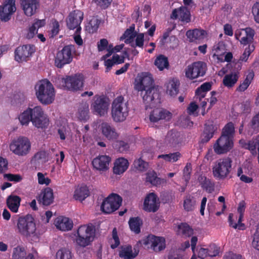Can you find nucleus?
Returning a JSON list of instances; mask_svg holds the SVG:
<instances>
[{"mask_svg": "<svg viewBox=\"0 0 259 259\" xmlns=\"http://www.w3.org/2000/svg\"><path fill=\"white\" fill-rule=\"evenodd\" d=\"M136 89L142 92L146 108L155 107L156 104L160 103V93L158 89L154 86V80L150 73L142 74L139 82L136 84Z\"/></svg>", "mask_w": 259, "mask_h": 259, "instance_id": "nucleus-1", "label": "nucleus"}, {"mask_svg": "<svg viewBox=\"0 0 259 259\" xmlns=\"http://www.w3.org/2000/svg\"><path fill=\"white\" fill-rule=\"evenodd\" d=\"M19 120L23 125H28L31 121L33 125L38 128H45L49 124V119L40 106H36L32 109L29 108L20 115Z\"/></svg>", "mask_w": 259, "mask_h": 259, "instance_id": "nucleus-2", "label": "nucleus"}, {"mask_svg": "<svg viewBox=\"0 0 259 259\" xmlns=\"http://www.w3.org/2000/svg\"><path fill=\"white\" fill-rule=\"evenodd\" d=\"M35 94L38 101L44 105H49L55 99V92L53 84L48 79L39 80L35 86Z\"/></svg>", "mask_w": 259, "mask_h": 259, "instance_id": "nucleus-3", "label": "nucleus"}, {"mask_svg": "<svg viewBox=\"0 0 259 259\" xmlns=\"http://www.w3.org/2000/svg\"><path fill=\"white\" fill-rule=\"evenodd\" d=\"M128 111L127 103L124 102V98L122 96L114 99L111 105V115L115 122L124 121L128 115Z\"/></svg>", "mask_w": 259, "mask_h": 259, "instance_id": "nucleus-4", "label": "nucleus"}, {"mask_svg": "<svg viewBox=\"0 0 259 259\" xmlns=\"http://www.w3.org/2000/svg\"><path fill=\"white\" fill-rule=\"evenodd\" d=\"M95 233V226L92 224L80 226L77 231V244L82 247L90 245L94 240Z\"/></svg>", "mask_w": 259, "mask_h": 259, "instance_id": "nucleus-5", "label": "nucleus"}, {"mask_svg": "<svg viewBox=\"0 0 259 259\" xmlns=\"http://www.w3.org/2000/svg\"><path fill=\"white\" fill-rule=\"evenodd\" d=\"M84 77L81 74L74 75H68L65 77L59 78L56 83L60 88L66 89L72 91L81 90L83 86Z\"/></svg>", "mask_w": 259, "mask_h": 259, "instance_id": "nucleus-6", "label": "nucleus"}, {"mask_svg": "<svg viewBox=\"0 0 259 259\" xmlns=\"http://www.w3.org/2000/svg\"><path fill=\"white\" fill-rule=\"evenodd\" d=\"M232 159L228 157L222 158L215 161L212 166V174L218 180H224L232 169Z\"/></svg>", "mask_w": 259, "mask_h": 259, "instance_id": "nucleus-7", "label": "nucleus"}, {"mask_svg": "<svg viewBox=\"0 0 259 259\" xmlns=\"http://www.w3.org/2000/svg\"><path fill=\"white\" fill-rule=\"evenodd\" d=\"M17 228L19 233L24 236L35 235L36 228L34 218L29 214L20 217L17 222Z\"/></svg>", "mask_w": 259, "mask_h": 259, "instance_id": "nucleus-8", "label": "nucleus"}, {"mask_svg": "<svg viewBox=\"0 0 259 259\" xmlns=\"http://www.w3.org/2000/svg\"><path fill=\"white\" fill-rule=\"evenodd\" d=\"M10 150L15 154L23 156L26 155L31 149V143L25 137H19L14 140L10 145Z\"/></svg>", "mask_w": 259, "mask_h": 259, "instance_id": "nucleus-9", "label": "nucleus"}, {"mask_svg": "<svg viewBox=\"0 0 259 259\" xmlns=\"http://www.w3.org/2000/svg\"><path fill=\"white\" fill-rule=\"evenodd\" d=\"M122 202V198L120 195L112 193L104 199L101 206V209L104 213H111L119 208Z\"/></svg>", "mask_w": 259, "mask_h": 259, "instance_id": "nucleus-10", "label": "nucleus"}, {"mask_svg": "<svg viewBox=\"0 0 259 259\" xmlns=\"http://www.w3.org/2000/svg\"><path fill=\"white\" fill-rule=\"evenodd\" d=\"M75 52V48L72 45L64 46L63 49L58 52L55 59V65L62 68L66 64L70 63L73 60V52Z\"/></svg>", "mask_w": 259, "mask_h": 259, "instance_id": "nucleus-11", "label": "nucleus"}, {"mask_svg": "<svg viewBox=\"0 0 259 259\" xmlns=\"http://www.w3.org/2000/svg\"><path fill=\"white\" fill-rule=\"evenodd\" d=\"M207 70V65L202 61L194 62L188 65L185 70L186 77L191 80L203 76Z\"/></svg>", "mask_w": 259, "mask_h": 259, "instance_id": "nucleus-12", "label": "nucleus"}, {"mask_svg": "<svg viewBox=\"0 0 259 259\" xmlns=\"http://www.w3.org/2000/svg\"><path fill=\"white\" fill-rule=\"evenodd\" d=\"M109 100L104 95H96L94 97V102L91 104V109L96 115L104 116L109 109Z\"/></svg>", "mask_w": 259, "mask_h": 259, "instance_id": "nucleus-13", "label": "nucleus"}, {"mask_svg": "<svg viewBox=\"0 0 259 259\" xmlns=\"http://www.w3.org/2000/svg\"><path fill=\"white\" fill-rule=\"evenodd\" d=\"M233 146V140L224 136H221L213 144V148L217 154L221 155L229 152Z\"/></svg>", "mask_w": 259, "mask_h": 259, "instance_id": "nucleus-14", "label": "nucleus"}, {"mask_svg": "<svg viewBox=\"0 0 259 259\" xmlns=\"http://www.w3.org/2000/svg\"><path fill=\"white\" fill-rule=\"evenodd\" d=\"M35 51L34 45L20 46L17 47L15 51V60L18 62L26 61Z\"/></svg>", "mask_w": 259, "mask_h": 259, "instance_id": "nucleus-15", "label": "nucleus"}, {"mask_svg": "<svg viewBox=\"0 0 259 259\" xmlns=\"http://www.w3.org/2000/svg\"><path fill=\"white\" fill-rule=\"evenodd\" d=\"M16 0H5L0 6V19L4 22L10 20L12 15L16 11Z\"/></svg>", "mask_w": 259, "mask_h": 259, "instance_id": "nucleus-16", "label": "nucleus"}, {"mask_svg": "<svg viewBox=\"0 0 259 259\" xmlns=\"http://www.w3.org/2000/svg\"><path fill=\"white\" fill-rule=\"evenodd\" d=\"M160 206L159 198L154 193L148 194L145 197L143 209L149 212H155L157 211Z\"/></svg>", "mask_w": 259, "mask_h": 259, "instance_id": "nucleus-17", "label": "nucleus"}, {"mask_svg": "<svg viewBox=\"0 0 259 259\" xmlns=\"http://www.w3.org/2000/svg\"><path fill=\"white\" fill-rule=\"evenodd\" d=\"M146 245L150 244L151 248L156 252L160 251L165 248V240L162 237H157L153 235H149L145 240Z\"/></svg>", "mask_w": 259, "mask_h": 259, "instance_id": "nucleus-18", "label": "nucleus"}, {"mask_svg": "<svg viewBox=\"0 0 259 259\" xmlns=\"http://www.w3.org/2000/svg\"><path fill=\"white\" fill-rule=\"evenodd\" d=\"M83 14L80 10H76L71 12L68 18L66 20V23L67 27L70 29L73 30L75 28L77 29L83 20Z\"/></svg>", "mask_w": 259, "mask_h": 259, "instance_id": "nucleus-19", "label": "nucleus"}, {"mask_svg": "<svg viewBox=\"0 0 259 259\" xmlns=\"http://www.w3.org/2000/svg\"><path fill=\"white\" fill-rule=\"evenodd\" d=\"M218 128V125L214 124L212 121L205 123L200 137V142L202 144L207 143L213 137Z\"/></svg>", "mask_w": 259, "mask_h": 259, "instance_id": "nucleus-20", "label": "nucleus"}, {"mask_svg": "<svg viewBox=\"0 0 259 259\" xmlns=\"http://www.w3.org/2000/svg\"><path fill=\"white\" fill-rule=\"evenodd\" d=\"M54 197L53 190L50 187L44 189L38 196L37 200L39 204L43 206L50 205L54 202Z\"/></svg>", "mask_w": 259, "mask_h": 259, "instance_id": "nucleus-21", "label": "nucleus"}, {"mask_svg": "<svg viewBox=\"0 0 259 259\" xmlns=\"http://www.w3.org/2000/svg\"><path fill=\"white\" fill-rule=\"evenodd\" d=\"M172 114L166 109H156L153 110L150 114L149 118L151 122H156L160 120H169Z\"/></svg>", "mask_w": 259, "mask_h": 259, "instance_id": "nucleus-22", "label": "nucleus"}, {"mask_svg": "<svg viewBox=\"0 0 259 259\" xmlns=\"http://www.w3.org/2000/svg\"><path fill=\"white\" fill-rule=\"evenodd\" d=\"M111 161V158L107 155H99L94 158L92 164L94 168L100 170L105 171L109 168V163Z\"/></svg>", "mask_w": 259, "mask_h": 259, "instance_id": "nucleus-23", "label": "nucleus"}, {"mask_svg": "<svg viewBox=\"0 0 259 259\" xmlns=\"http://www.w3.org/2000/svg\"><path fill=\"white\" fill-rule=\"evenodd\" d=\"M21 5L25 14L31 16L39 7V0H21Z\"/></svg>", "mask_w": 259, "mask_h": 259, "instance_id": "nucleus-24", "label": "nucleus"}, {"mask_svg": "<svg viewBox=\"0 0 259 259\" xmlns=\"http://www.w3.org/2000/svg\"><path fill=\"white\" fill-rule=\"evenodd\" d=\"M236 68L237 70L231 72L229 74H226L223 80L224 85L228 88L233 87L237 82L239 77V70L241 68V65L240 63H236Z\"/></svg>", "mask_w": 259, "mask_h": 259, "instance_id": "nucleus-25", "label": "nucleus"}, {"mask_svg": "<svg viewBox=\"0 0 259 259\" xmlns=\"http://www.w3.org/2000/svg\"><path fill=\"white\" fill-rule=\"evenodd\" d=\"M100 128L103 135L107 139L113 140L117 138L118 134L115 128L110 123L103 122L100 124Z\"/></svg>", "mask_w": 259, "mask_h": 259, "instance_id": "nucleus-26", "label": "nucleus"}, {"mask_svg": "<svg viewBox=\"0 0 259 259\" xmlns=\"http://www.w3.org/2000/svg\"><path fill=\"white\" fill-rule=\"evenodd\" d=\"M55 224L57 229L63 231L71 230L73 225L71 220L62 216L59 217L56 219Z\"/></svg>", "mask_w": 259, "mask_h": 259, "instance_id": "nucleus-27", "label": "nucleus"}, {"mask_svg": "<svg viewBox=\"0 0 259 259\" xmlns=\"http://www.w3.org/2000/svg\"><path fill=\"white\" fill-rule=\"evenodd\" d=\"M146 181L156 187L166 183V179L158 177L156 172L154 170L149 171L146 173Z\"/></svg>", "mask_w": 259, "mask_h": 259, "instance_id": "nucleus-28", "label": "nucleus"}, {"mask_svg": "<svg viewBox=\"0 0 259 259\" xmlns=\"http://www.w3.org/2000/svg\"><path fill=\"white\" fill-rule=\"evenodd\" d=\"M128 165V161L126 159L122 157L119 158L114 162L113 172L116 175H120L127 169Z\"/></svg>", "mask_w": 259, "mask_h": 259, "instance_id": "nucleus-29", "label": "nucleus"}, {"mask_svg": "<svg viewBox=\"0 0 259 259\" xmlns=\"http://www.w3.org/2000/svg\"><path fill=\"white\" fill-rule=\"evenodd\" d=\"M243 30L244 31V34L240 38V44L245 46H247L248 44L254 42V36L255 35L254 29L250 27H246L243 28Z\"/></svg>", "mask_w": 259, "mask_h": 259, "instance_id": "nucleus-30", "label": "nucleus"}, {"mask_svg": "<svg viewBox=\"0 0 259 259\" xmlns=\"http://www.w3.org/2000/svg\"><path fill=\"white\" fill-rule=\"evenodd\" d=\"M21 199L17 195H10L7 199V205L13 212H17L20 205Z\"/></svg>", "mask_w": 259, "mask_h": 259, "instance_id": "nucleus-31", "label": "nucleus"}, {"mask_svg": "<svg viewBox=\"0 0 259 259\" xmlns=\"http://www.w3.org/2000/svg\"><path fill=\"white\" fill-rule=\"evenodd\" d=\"M12 258L13 259H35L32 253H29L26 255L24 247L20 246L14 248Z\"/></svg>", "mask_w": 259, "mask_h": 259, "instance_id": "nucleus-32", "label": "nucleus"}, {"mask_svg": "<svg viewBox=\"0 0 259 259\" xmlns=\"http://www.w3.org/2000/svg\"><path fill=\"white\" fill-rule=\"evenodd\" d=\"M205 34L206 31L205 30L198 29L189 30L186 32L187 36L192 42L203 39Z\"/></svg>", "mask_w": 259, "mask_h": 259, "instance_id": "nucleus-33", "label": "nucleus"}, {"mask_svg": "<svg viewBox=\"0 0 259 259\" xmlns=\"http://www.w3.org/2000/svg\"><path fill=\"white\" fill-rule=\"evenodd\" d=\"M128 224L131 230L138 234L141 232V227L143 225V221L138 217H133L130 219Z\"/></svg>", "mask_w": 259, "mask_h": 259, "instance_id": "nucleus-34", "label": "nucleus"}, {"mask_svg": "<svg viewBox=\"0 0 259 259\" xmlns=\"http://www.w3.org/2000/svg\"><path fill=\"white\" fill-rule=\"evenodd\" d=\"M137 254L138 253H133L132 247L130 245L122 246L119 252V256L124 259H133Z\"/></svg>", "mask_w": 259, "mask_h": 259, "instance_id": "nucleus-35", "label": "nucleus"}, {"mask_svg": "<svg viewBox=\"0 0 259 259\" xmlns=\"http://www.w3.org/2000/svg\"><path fill=\"white\" fill-rule=\"evenodd\" d=\"M90 192L87 186H81L76 189L74 192V198L80 201L84 200L89 196Z\"/></svg>", "mask_w": 259, "mask_h": 259, "instance_id": "nucleus-36", "label": "nucleus"}, {"mask_svg": "<svg viewBox=\"0 0 259 259\" xmlns=\"http://www.w3.org/2000/svg\"><path fill=\"white\" fill-rule=\"evenodd\" d=\"M165 141L169 146H176L179 143V133L172 131L169 132L165 137Z\"/></svg>", "mask_w": 259, "mask_h": 259, "instance_id": "nucleus-37", "label": "nucleus"}, {"mask_svg": "<svg viewBox=\"0 0 259 259\" xmlns=\"http://www.w3.org/2000/svg\"><path fill=\"white\" fill-rule=\"evenodd\" d=\"M89 107L87 103H81L78 110V118L80 120L87 121L89 118Z\"/></svg>", "mask_w": 259, "mask_h": 259, "instance_id": "nucleus-38", "label": "nucleus"}, {"mask_svg": "<svg viewBox=\"0 0 259 259\" xmlns=\"http://www.w3.org/2000/svg\"><path fill=\"white\" fill-rule=\"evenodd\" d=\"M154 64L160 71H162L165 68H168L169 67L168 58L163 55H159L156 58Z\"/></svg>", "mask_w": 259, "mask_h": 259, "instance_id": "nucleus-39", "label": "nucleus"}, {"mask_svg": "<svg viewBox=\"0 0 259 259\" xmlns=\"http://www.w3.org/2000/svg\"><path fill=\"white\" fill-rule=\"evenodd\" d=\"M211 83L209 82L203 83L195 91L196 96L199 97L200 100L204 98L206 95V92L211 90Z\"/></svg>", "mask_w": 259, "mask_h": 259, "instance_id": "nucleus-40", "label": "nucleus"}, {"mask_svg": "<svg viewBox=\"0 0 259 259\" xmlns=\"http://www.w3.org/2000/svg\"><path fill=\"white\" fill-rule=\"evenodd\" d=\"M178 228V233L184 237H190L193 234V229L187 223H181Z\"/></svg>", "mask_w": 259, "mask_h": 259, "instance_id": "nucleus-41", "label": "nucleus"}, {"mask_svg": "<svg viewBox=\"0 0 259 259\" xmlns=\"http://www.w3.org/2000/svg\"><path fill=\"white\" fill-rule=\"evenodd\" d=\"M196 205V200L195 198L190 195H187L184 200L183 207L187 211H193Z\"/></svg>", "mask_w": 259, "mask_h": 259, "instance_id": "nucleus-42", "label": "nucleus"}, {"mask_svg": "<svg viewBox=\"0 0 259 259\" xmlns=\"http://www.w3.org/2000/svg\"><path fill=\"white\" fill-rule=\"evenodd\" d=\"M200 182L201 187L207 192L211 193L214 191V184L209 179L205 177H201Z\"/></svg>", "mask_w": 259, "mask_h": 259, "instance_id": "nucleus-43", "label": "nucleus"}, {"mask_svg": "<svg viewBox=\"0 0 259 259\" xmlns=\"http://www.w3.org/2000/svg\"><path fill=\"white\" fill-rule=\"evenodd\" d=\"M234 133V124L233 122H229L223 128L221 136H224L225 137L230 138L233 140Z\"/></svg>", "mask_w": 259, "mask_h": 259, "instance_id": "nucleus-44", "label": "nucleus"}, {"mask_svg": "<svg viewBox=\"0 0 259 259\" xmlns=\"http://www.w3.org/2000/svg\"><path fill=\"white\" fill-rule=\"evenodd\" d=\"M181 157V154L179 152L166 154H161L158 156V158H162L165 161L170 162L177 161Z\"/></svg>", "mask_w": 259, "mask_h": 259, "instance_id": "nucleus-45", "label": "nucleus"}, {"mask_svg": "<svg viewBox=\"0 0 259 259\" xmlns=\"http://www.w3.org/2000/svg\"><path fill=\"white\" fill-rule=\"evenodd\" d=\"M253 76V72H249L246 76L244 81L241 83H240V84L237 89V91L239 92H244V91H245L251 83V81L252 80Z\"/></svg>", "mask_w": 259, "mask_h": 259, "instance_id": "nucleus-46", "label": "nucleus"}, {"mask_svg": "<svg viewBox=\"0 0 259 259\" xmlns=\"http://www.w3.org/2000/svg\"><path fill=\"white\" fill-rule=\"evenodd\" d=\"M179 20L183 23H187L191 21L190 12L185 8H180Z\"/></svg>", "mask_w": 259, "mask_h": 259, "instance_id": "nucleus-47", "label": "nucleus"}, {"mask_svg": "<svg viewBox=\"0 0 259 259\" xmlns=\"http://www.w3.org/2000/svg\"><path fill=\"white\" fill-rule=\"evenodd\" d=\"M56 259H72V255L69 249L62 248L56 253Z\"/></svg>", "mask_w": 259, "mask_h": 259, "instance_id": "nucleus-48", "label": "nucleus"}, {"mask_svg": "<svg viewBox=\"0 0 259 259\" xmlns=\"http://www.w3.org/2000/svg\"><path fill=\"white\" fill-rule=\"evenodd\" d=\"M100 21L96 17H93L89 22L87 26V29L90 33H93L97 31L99 28Z\"/></svg>", "mask_w": 259, "mask_h": 259, "instance_id": "nucleus-49", "label": "nucleus"}, {"mask_svg": "<svg viewBox=\"0 0 259 259\" xmlns=\"http://www.w3.org/2000/svg\"><path fill=\"white\" fill-rule=\"evenodd\" d=\"M134 165L138 170L144 171L147 169L148 163L140 158L134 161Z\"/></svg>", "mask_w": 259, "mask_h": 259, "instance_id": "nucleus-50", "label": "nucleus"}, {"mask_svg": "<svg viewBox=\"0 0 259 259\" xmlns=\"http://www.w3.org/2000/svg\"><path fill=\"white\" fill-rule=\"evenodd\" d=\"M136 35L137 32H131L128 29H126L120 37V39H125L124 42L125 44H130L133 40Z\"/></svg>", "mask_w": 259, "mask_h": 259, "instance_id": "nucleus-51", "label": "nucleus"}, {"mask_svg": "<svg viewBox=\"0 0 259 259\" xmlns=\"http://www.w3.org/2000/svg\"><path fill=\"white\" fill-rule=\"evenodd\" d=\"M46 153L44 151H40L37 152L34 155L32 160L34 163H43L46 161Z\"/></svg>", "mask_w": 259, "mask_h": 259, "instance_id": "nucleus-52", "label": "nucleus"}, {"mask_svg": "<svg viewBox=\"0 0 259 259\" xmlns=\"http://www.w3.org/2000/svg\"><path fill=\"white\" fill-rule=\"evenodd\" d=\"M192 171V166L190 163H187L183 170V179L187 184L190 179L191 174Z\"/></svg>", "mask_w": 259, "mask_h": 259, "instance_id": "nucleus-53", "label": "nucleus"}, {"mask_svg": "<svg viewBox=\"0 0 259 259\" xmlns=\"http://www.w3.org/2000/svg\"><path fill=\"white\" fill-rule=\"evenodd\" d=\"M136 36L135 44H132L131 46L134 48L136 47L143 48L144 42V34L143 33L137 34Z\"/></svg>", "mask_w": 259, "mask_h": 259, "instance_id": "nucleus-54", "label": "nucleus"}, {"mask_svg": "<svg viewBox=\"0 0 259 259\" xmlns=\"http://www.w3.org/2000/svg\"><path fill=\"white\" fill-rule=\"evenodd\" d=\"M252 246L259 251V226H258L252 235Z\"/></svg>", "mask_w": 259, "mask_h": 259, "instance_id": "nucleus-55", "label": "nucleus"}, {"mask_svg": "<svg viewBox=\"0 0 259 259\" xmlns=\"http://www.w3.org/2000/svg\"><path fill=\"white\" fill-rule=\"evenodd\" d=\"M4 178L8 181L18 183L22 180V177L19 174H5Z\"/></svg>", "mask_w": 259, "mask_h": 259, "instance_id": "nucleus-56", "label": "nucleus"}, {"mask_svg": "<svg viewBox=\"0 0 259 259\" xmlns=\"http://www.w3.org/2000/svg\"><path fill=\"white\" fill-rule=\"evenodd\" d=\"M247 47L245 49L243 56L244 57L242 59V60L246 61L248 58L249 56L252 52H253L255 49V46L254 42L248 44L247 45Z\"/></svg>", "mask_w": 259, "mask_h": 259, "instance_id": "nucleus-57", "label": "nucleus"}, {"mask_svg": "<svg viewBox=\"0 0 259 259\" xmlns=\"http://www.w3.org/2000/svg\"><path fill=\"white\" fill-rule=\"evenodd\" d=\"M247 47L245 49L243 56L244 57L242 59V60L246 61L248 58L249 56L252 52H253L255 49V46L254 42L248 44L247 45Z\"/></svg>", "mask_w": 259, "mask_h": 259, "instance_id": "nucleus-58", "label": "nucleus"}, {"mask_svg": "<svg viewBox=\"0 0 259 259\" xmlns=\"http://www.w3.org/2000/svg\"><path fill=\"white\" fill-rule=\"evenodd\" d=\"M226 46L224 42L219 41L213 46V49L218 55H221L225 53Z\"/></svg>", "mask_w": 259, "mask_h": 259, "instance_id": "nucleus-59", "label": "nucleus"}, {"mask_svg": "<svg viewBox=\"0 0 259 259\" xmlns=\"http://www.w3.org/2000/svg\"><path fill=\"white\" fill-rule=\"evenodd\" d=\"M37 177H38V183L40 185H46L47 186L49 185L51 182L50 179L48 177H46L45 175L41 172L37 173Z\"/></svg>", "mask_w": 259, "mask_h": 259, "instance_id": "nucleus-60", "label": "nucleus"}, {"mask_svg": "<svg viewBox=\"0 0 259 259\" xmlns=\"http://www.w3.org/2000/svg\"><path fill=\"white\" fill-rule=\"evenodd\" d=\"M250 127L254 131L258 132L259 130V112L252 117L250 122Z\"/></svg>", "mask_w": 259, "mask_h": 259, "instance_id": "nucleus-61", "label": "nucleus"}, {"mask_svg": "<svg viewBox=\"0 0 259 259\" xmlns=\"http://www.w3.org/2000/svg\"><path fill=\"white\" fill-rule=\"evenodd\" d=\"M182 252L181 249H178L170 252L168 259H185L184 255L182 254Z\"/></svg>", "mask_w": 259, "mask_h": 259, "instance_id": "nucleus-62", "label": "nucleus"}, {"mask_svg": "<svg viewBox=\"0 0 259 259\" xmlns=\"http://www.w3.org/2000/svg\"><path fill=\"white\" fill-rule=\"evenodd\" d=\"M93 1L101 9H106L110 5L112 0H93Z\"/></svg>", "mask_w": 259, "mask_h": 259, "instance_id": "nucleus-63", "label": "nucleus"}, {"mask_svg": "<svg viewBox=\"0 0 259 259\" xmlns=\"http://www.w3.org/2000/svg\"><path fill=\"white\" fill-rule=\"evenodd\" d=\"M252 13L254 21L259 24V2L255 3L252 8Z\"/></svg>", "mask_w": 259, "mask_h": 259, "instance_id": "nucleus-64", "label": "nucleus"}]
</instances>
